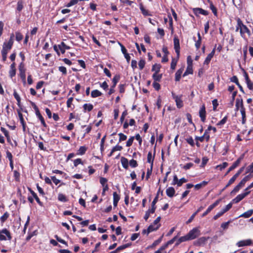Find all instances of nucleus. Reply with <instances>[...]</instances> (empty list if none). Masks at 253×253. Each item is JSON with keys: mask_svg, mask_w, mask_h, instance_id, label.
Returning a JSON list of instances; mask_svg holds the SVG:
<instances>
[{"mask_svg": "<svg viewBox=\"0 0 253 253\" xmlns=\"http://www.w3.org/2000/svg\"><path fill=\"white\" fill-rule=\"evenodd\" d=\"M237 25L236 26V31H238L239 29H240V32L241 36L242 38L244 39L246 38L245 37V34H247L248 36H250L251 32L250 30L248 28V27L245 25L241 20L240 18H238L237 20Z\"/></svg>", "mask_w": 253, "mask_h": 253, "instance_id": "obj_1", "label": "nucleus"}, {"mask_svg": "<svg viewBox=\"0 0 253 253\" xmlns=\"http://www.w3.org/2000/svg\"><path fill=\"white\" fill-rule=\"evenodd\" d=\"M14 38V35L12 33L10 35V37L9 41L8 42L5 41L3 42L1 52V53H5L7 54L8 52L11 49L13 45Z\"/></svg>", "mask_w": 253, "mask_h": 253, "instance_id": "obj_2", "label": "nucleus"}, {"mask_svg": "<svg viewBox=\"0 0 253 253\" xmlns=\"http://www.w3.org/2000/svg\"><path fill=\"white\" fill-rule=\"evenodd\" d=\"M200 234V231L197 227L193 228L187 233L188 237L190 240L196 239L199 237Z\"/></svg>", "mask_w": 253, "mask_h": 253, "instance_id": "obj_3", "label": "nucleus"}, {"mask_svg": "<svg viewBox=\"0 0 253 253\" xmlns=\"http://www.w3.org/2000/svg\"><path fill=\"white\" fill-rule=\"evenodd\" d=\"M6 236L7 237V240H11L12 236L10 232L6 228H4L0 231V240H6L7 239Z\"/></svg>", "mask_w": 253, "mask_h": 253, "instance_id": "obj_4", "label": "nucleus"}, {"mask_svg": "<svg viewBox=\"0 0 253 253\" xmlns=\"http://www.w3.org/2000/svg\"><path fill=\"white\" fill-rule=\"evenodd\" d=\"M221 200H217L214 203L210 205L207 210L202 214V216L204 217L206 216L209 213H210L215 207H216L220 202Z\"/></svg>", "mask_w": 253, "mask_h": 253, "instance_id": "obj_5", "label": "nucleus"}, {"mask_svg": "<svg viewBox=\"0 0 253 253\" xmlns=\"http://www.w3.org/2000/svg\"><path fill=\"white\" fill-rule=\"evenodd\" d=\"M250 193V191H247L245 193L239 194L236 198L232 200L233 203H238L242 200L245 197L248 195Z\"/></svg>", "mask_w": 253, "mask_h": 253, "instance_id": "obj_6", "label": "nucleus"}, {"mask_svg": "<svg viewBox=\"0 0 253 253\" xmlns=\"http://www.w3.org/2000/svg\"><path fill=\"white\" fill-rule=\"evenodd\" d=\"M253 244V241L251 239L241 240L238 242L236 245L238 247L251 246Z\"/></svg>", "mask_w": 253, "mask_h": 253, "instance_id": "obj_7", "label": "nucleus"}, {"mask_svg": "<svg viewBox=\"0 0 253 253\" xmlns=\"http://www.w3.org/2000/svg\"><path fill=\"white\" fill-rule=\"evenodd\" d=\"M174 42V48L175 49V52L177 54V57L178 58L179 54H180V44H179V40L177 37H174L173 39Z\"/></svg>", "mask_w": 253, "mask_h": 253, "instance_id": "obj_8", "label": "nucleus"}, {"mask_svg": "<svg viewBox=\"0 0 253 253\" xmlns=\"http://www.w3.org/2000/svg\"><path fill=\"white\" fill-rule=\"evenodd\" d=\"M156 144H155V146L154 147V153L153 156L152 155V152L151 151L149 152L147 155V162L148 163L151 164V166H153V162L155 156L156 154Z\"/></svg>", "mask_w": 253, "mask_h": 253, "instance_id": "obj_9", "label": "nucleus"}, {"mask_svg": "<svg viewBox=\"0 0 253 253\" xmlns=\"http://www.w3.org/2000/svg\"><path fill=\"white\" fill-rule=\"evenodd\" d=\"M18 115L20 123L22 126L23 131L25 133L26 131V123L24 120V117L21 112H18Z\"/></svg>", "mask_w": 253, "mask_h": 253, "instance_id": "obj_10", "label": "nucleus"}, {"mask_svg": "<svg viewBox=\"0 0 253 253\" xmlns=\"http://www.w3.org/2000/svg\"><path fill=\"white\" fill-rule=\"evenodd\" d=\"M208 239L209 237H202L194 242V245L197 246L203 245L205 244Z\"/></svg>", "mask_w": 253, "mask_h": 253, "instance_id": "obj_11", "label": "nucleus"}, {"mask_svg": "<svg viewBox=\"0 0 253 253\" xmlns=\"http://www.w3.org/2000/svg\"><path fill=\"white\" fill-rule=\"evenodd\" d=\"M19 72H20V76L22 81L23 82L24 84H26V74H25V69L24 68L23 66H22V64L19 66Z\"/></svg>", "mask_w": 253, "mask_h": 253, "instance_id": "obj_12", "label": "nucleus"}, {"mask_svg": "<svg viewBox=\"0 0 253 253\" xmlns=\"http://www.w3.org/2000/svg\"><path fill=\"white\" fill-rule=\"evenodd\" d=\"M28 189L29 191L31 193V194L32 195L33 198L36 200V202L38 203V204L40 206H43V203L42 202L37 196V194L30 187H28Z\"/></svg>", "mask_w": 253, "mask_h": 253, "instance_id": "obj_13", "label": "nucleus"}, {"mask_svg": "<svg viewBox=\"0 0 253 253\" xmlns=\"http://www.w3.org/2000/svg\"><path fill=\"white\" fill-rule=\"evenodd\" d=\"M36 115L38 119L41 121L42 125L43 126V127L45 128H47V125L45 123V122L44 121V118L42 116V115L41 114L40 112H35Z\"/></svg>", "mask_w": 253, "mask_h": 253, "instance_id": "obj_14", "label": "nucleus"}, {"mask_svg": "<svg viewBox=\"0 0 253 253\" xmlns=\"http://www.w3.org/2000/svg\"><path fill=\"white\" fill-rule=\"evenodd\" d=\"M244 157V154H242L238 158L237 160L234 162L232 165L230 167L231 169H232L233 170L235 169L237 167L239 166L241 161L243 160Z\"/></svg>", "mask_w": 253, "mask_h": 253, "instance_id": "obj_15", "label": "nucleus"}, {"mask_svg": "<svg viewBox=\"0 0 253 253\" xmlns=\"http://www.w3.org/2000/svg\"><path fill=\"white\" fill-rule=\"evenodd\" d=\"M190 240L188 237L187 234L183 236L180 237L179 239L177 240V241L175 244V246H178L181 243L188 241Z\"/></svg>", "mask_w": 253, "mask_h": 253, "instance_id": "obj_16", "label": "nucleus"}, {"mask_svg": "<svg viewBox=\"0 0 253 253\" xmlns=\"http://www.w3.org/2000/svg\"><path fill=\"white\" fill-rule=\"evenodd\" d=\"M161 224L155 225L153 223L150 224L147 229V234H149L150 232L156 231L159 228Z\"/></svg>", "mask_w": 253, "mask_h": 253, "instance_id": "obj_17", "label": "nucleus"}, {"mask_svg": "<svg viewBox=\"0 0 253 253\" xmlns=\"http://www.w3.org/2000/svg\"><path fill=\"white\" fill-rule=\"evenodd\" d=\"M173 98L175 100L176 105L178 108H180L183 105L181 96H174Z\"/></svg>", "mask_w": 253, "mask_h": 253, "instance_id": "obj_18", "label": "nucleus"}, {"mask_svg": "<svg viewBox=\"0 0 253 253\" xmlns=\"http://www.w3.org/2000/svg\"><path fill=\"white\" fill-rule=\"evenodd\" d=\"M215 53V48L213 49V50L211 51V52L208 55L206 58L205 59V60L204 61V64H209L210 62L211 58L213 57L214 54Z\"/></svg>", "mask_w": 253, "mask_h": 253, "instance_id": "obj_19", "label": "nucleus"}, {"mask_svg": "<svg viewBox=\"0 0 253 253\" xmlns=\"http://www.w3.org/2000/svg\"><path fill=\"white\" fill-rule=\"evenodd\" d=\"M166 194L169 197H172L174 196L175 191L174 188L172 187H169L166 189Z\"/></svg>", "mask_w": 253, "mask_h": 253, "instance_id": "obj_20", "label": "nucleus"}, {"mask_svg": "<svg viewBox=\"0 0 253 253\" xmlns=\"http://www.w3.org/2000/svg\"><path fill=\"white\" fill-rule=\"evenodd\" d=\"M58 46L62 53H64L66 49L70 48V46L66 45L64 42H62Z\"/></svg>", "mask_w": 253, "mask_h": 253, "instance_id": "obj_21", "label": "nucleus"}, {"mask_svg": "<svg viewBox=\"0 0 253 253\" xmlns=\"http://www.w3.org/2000/svg\"><path fill=\"white\" fill-rule=\"evenodd\" d=\"M184 70V67H181L178 69L175 75V81H179L181 78V74Z\"/></svg>", "mask_w": 253, "mask_h": 253, "instance_id": "obj_22", "label": "nucleus"}, {"mask_svg": "<svg viewBox=\"0 0 253 253\" xmlns=\"http://www.w3.org/2000/svg\"><path fill=\"white\" fill-rule=\"evenodd\" d=\"M194 13L196 14H201L204 15H207L208 12L205 10H204L201 8H197L194 9Z\"/></svg>", "mask_w": 253, "mask_h": 253, "instance_id": "obj_23", "label": "nucleus"}, {"mask_svg": "<svg viewBox=\"0 0 253 253\" xmlns=\"http://www.w3.org/2000/svg\"><path fill=\"white\" fill-rule=\"evenodd\" d=\"M121 162L123 167L125 169H127L128 168V160L124 157H122L121 159Z\"/></svg>", "mask_w": 253, "mask_h": 253, "instance_id": "obj_24", "label": "nucleus"}, {"mask_svg": "<svg viewBox=\"0 0 253 253\" xmlns=\"http://www.w3.org/2000/svg\"><path fill=\"white\" fill-rule=\"evenodd\" d=\"M131 245V243H129L123 245L122 246H120L118 247L116 250V252L117 253H118L119 252H120L122 250H123L128 247H129Z\"/></svg>", "mask_w": 253, "mask_h": 253, "instance_id": "obj_25", "label": "nucleus"}, {"mask_svg": "<svg viewBox=\"0 0 253 253\" xmlns=\"http://www.w3.org/2000/svg\"><path fill=\"white\" fill-rule=\"evenodd\" d=\"M236 107L237 111H243L242 101L239 99H237L236 101Z\"/></svg>", "mask_w": 253, "mask_h": 253, "instance_id": "obj_26", "label": "nucleus"}, {"mask_svg": "<svg viewBox=\"0 0 253 253\" xmlns=\"http://www.w3.org/2000/svg\"><path fill=\"white\" fill-rule=\"evenodd\" d=\"M163 238V236H162L160 238H159L158 239L155 241L153 244L150 246H149L147 248L148 249H153L154 247H155L156 246L159 245L162 241Z\"/></svg>", "mask_w": 253, "mask_h": 253, "instance_id": "obj_27", "label": "nucleus"}, {"mask_svg": "<svg viewBox=\"0 0 253 253\" xmlns=\"http://www.w3.org/2000/svg\"><path fill=\"white\" fill-rule=\"evenodd\" d=\"M231 81L232 82H234L239 87V89H240V90L242 91L243 92H244V90H243V87L240 85V84H239V82H238V78H237L236 76H233L231 79Z\"/></svg>", "mask_w": 253, "mask_h": 253, "instance_id": "obj_28", "label": "nucleus"}, {"mask_svg": "<svg viewBox=\"0 0 253 253\" xmlns=\"http://www.w3.org/2000/svg\"><path fill=\"white\" fill-rule=\"evenodd\" d=\"M193 74V68H192V65H187L186 70L185 72L184 73L183 76L185 77L189 74Z\"/></svg>", "mask_w": 253, "mask_h": 253, "instance_id": "obj_29", "label": "nucleus"}, {"mask_svg": "<svg viewBox=\"0 0 253 253\" xmlns=\"http://www.w3.org/2000/svg\"><path fill=\"white\" fill-rule=\"evenodd\" d=\"M123 149V147L121 146L117 145L115 147H114L111 150L110 154L108 155L109 157H111L112 156L114 152H115L116 151H121Z\"/></svg>", "mask_w": 253, "mask_h": 253, "instance_id": "obj_30", "label": "nucleus"}, {"mask_svg": "<svg viewBox=\"0 0 253 253\" xmlns=\"http://www.w3.org/2000/svg\"><path fill=\"white\" fill-rule=\"evenodd\" d=\"M87 150V147L85 146H81L78 150L77 155H84Z\"/></svg>", "mask_w": 253, "mask_h": 253, "instance_id": "obj_31", "label": "nucleus"}, {"mask_svg": "<svg viewBox=\"0 0 253 253\" xmlns=\"http://www.w3.org/2000/svg\"><path fill=\"white\" fill-rule=\"evenodd\" d=\"M58 200L62 202H67L68 201L66 196L62 193H59L58 194Z\"/></svg>", "mask_w": 253, "mask_h": 253, "instance_id": "obj_32", "label": "nucleus"}, {"mask_svg": "<svg viewBox=\"0 0 253 253\" xmlns=\"http://www.w3.org/2000/svg\"><path fill=\"white\" fill-rule=\"evenodd\" d=\"M102 95V93L98 90H93L91 92V96L93 98L99 97Z\"/></svg>", "mask_w": 253, "mask_h": 253, "instance_id": "obj_33", "label": "nucleus"}, {"mask_svg": "<svg viewBox=\"0 0 253 253\" xmlns=\"http://www.w3.org/2000/svg\"><path fill=\"white\" fill-rule=\"evenodd\" d=\"M9 213L6 211L4 213V214L0 217V220L2 223H4L9 217Z\"/></svg>", "mask_w": 253, "mask_h": 253, "instance_id": "obj_34", "label": "nucleus"}, {"mask_svg": "<svg viewBox=\"0 0 253 253\" xmlns=\"http://www.w3.org/2000/svg\"><path fill=\"white\" fill-rule=\"evenodd\" d=\"M238 178V176L235 174L229 179L227 184L226 185V187H229L230 185L232 184L236 179Z\"/></svg>", "mask_w": 253, "mask_h": 253, "instance_id": "obj_35", "label": "nucleus"}, {"mask_svg": "<svg viewBox=\"0 0 253 253\" xmlns=\"http://www.w3.org/2000/svg\"><path fill=\"white\" fill-rule=\"evenodd\" d=\"M253 214V210H249L243 213L241 216L244 218H249Z\"/></svg>", "mask_w": 253, "mask_h": 253, "instance_id": "obj_36", "label": "nucleus"}, {"mask_svg": "<svg viewBox=\"0 0 253 253\" xmlns=\"http://www.w3.org/2000/svg\"><path fill=\"white\" fill-rule=\"evenodd\" d=\"M162 78V74H158V73H154L153 78L155 82H159Z\"/></svg>", "mask_w": 253, "mask_h": 253, "instance_id": "obj_37", "label": "nucleus"}, {"mask_svg": "<svg viewBox=\"0 0 253 253\" xmlns=\"http://www.w3.org/2000/svg\"><path fill=\"white\" fill-rule=\"evenodd\" d=\"M228 165V163L227 162H223L222 164L218 165L216 166V169H218L220 170H222L225 168H226Z\"/></svg>", "mask_w": 253, "mask_h": 253, "instance_id": "obj_38", "label": "nucleus"}, {"mask_svg": "<svg viewBox=\"0 0 253 253\" xmlns=\"http://www.w3.org/2000/svg\"><path fill=\"white\" fill-rule=\"evenodd\" d=\"M210 130H208V128L205 131V132L204 133V134L203 135V136H204V137L205 138V139H206V141L207 142H209L210 139V134H209V133H210Z\"/></svg>", "mask_w": 253, "mask_h": 253, "instance_id": "obj_39", "label": "nucleus"}, {"mask_svg": "<svg viewBox=\"0 0 253 253\" xmlns=\"http://www.w3.org/2000/svg\"><path fill=\"white\" fill-rule=\"evenodd\" d=\"M54 238L56 239V240H57L58 242H60V243H62V244H64V245H65L66 246H67V247L68 246V244H67V242H66V241H65V240H64L63 239H61V238L60 237H59L57 235H55L54 236Z\"/></svg>", "mask_w": 253, "mask_h": 253, "instance_id": "obj_40", "label": "nucleus"}, {"mask_svg": "<svg viewBox=\"0 0 253 253\" xmlns=\"http://www.w3.org/2000/svg\"><path fill=\"white\" fill-rule=\"evenodd\" d=\"M199 115L201 121L204 123L206 119V112H199Z\"/></svg>", "mask_w": 253, "mask_h": 253, "instance_id": "obj_41", "label": "nucleus"}, {"mask_svg": "<svg viewBox=\"0 0 253 253\" xmlns=\"http://www.w3.org/2000/svg\"><path fill=\"white\" fill-rule=\"evenodd\" d=\"M186 141L192 147L195 146V143L192 136H190L188 138H186Z\"/></svg>", "mask_w": 253, "mask_h": 253, "instance_id": "obj_42", "label": "nucleus"}, {"mask_svg": "<svg viewBox=\"0 0 253 253\" xmlns=\"http://www.w3.org/2000/svg\"><path fill=\"white\" fill-rule=\"evenodd\" d=\"M161 65L159 64H155L153 66L152 70L154 71L155 73H159L160 70Z\"/></svg>", "mask_w": 253, "mask_h": 253, "instance_id": "obj_43", "label": "nucleus"}, {"mask_svg": "<svg viewBox=\"0 0 253 253\" xmlns=\"http://www.w3.org/2000/svg\"><path fill=\"white\" fill-rule=\"evenodd\" d=\"M129 165L131 168H136L138 166L137 162L136 160L132 159L129 161Z\"/></svg>", "mask_w": 253, "mask_h": 253, "instance_id": "obj_44", "label": "nucleus"}, {"mask_svg": "<svg viewBox=\"0 0 253 253\" xmlns=\"http://www.w3.org/2000/svg\"><path fill=\"white\" fill-rule=\"evenodd\" d=\"M233 203L231 202L230 203H229L226 206V207L223 208L222 211L224 213H225L227 211H228L232 207Z\"/></svg>", "mask_w": 253, "mask_h": 253, "instance_id": "obj_45", "label": "nucleus"}, {"mask_svg": "<svg viewBox=\"0 0 253 253\" xmlns=\"http://www.w3.org/2000/svg\"><path fill=\"white\" fill-rule=\"evenodd\" d=\"M153 166H151L150 168H148L147 170L146 180H147L152 174Z\"/></svg>", "mask_w": 253, "mask_h": 253, "instance_id": "obj_46", "label": "nucleus"}, {"mask_svg": "<svg viewBox=\"0 0 253 253\" xmlns=\"http://www.w3.org/2000/svg\"><path fill=\"white\" fill-rule=\"evenodd\" d=\"M134 139V136H131L128 139V140L126 141V147H130V146H131L132 143H133Z\"/></svg>", "mask_w": 253, "mask_h": 253, "instance_id": "obj_47", "label": "nucleus"}, {"mask_svg": "<svg viewBox=\"0 0 253 253\" xmlns=\"http://www.w3.org/2000/svg\"><path fill=\"white\" fill-rule=\"evenodd\" d=\"M73 100V98L72 97H70L69 98L67 101V105L68 108H70L71 109H73V108L72 107V106H74L72 104V102Z\"/></svg>", "mask_w": 253, "mask_h": 253, "instance_id": "obj_48", "label": "nucleus"}, {"mask_svg": "<svg viewBox=\"0 0 253 253\" xmlns=\"http://www.w3.org/2000/svg\"><path fill=\"white\" fill-rule=\"evenodd\" d=\"M177 62V59L172 58L171 64H170V68L171 69L174 70L175 68V67L176 66V64Z\"/></svg>", "mask_w": 253, "mask_h": 253, "instance_id": "obj_49", "label": "nucleus"}, {"mask_svg": "<svg viewBox=\"0 0 253 253\" xmlns=\"http://www.w3.org/2000/svg\"><path fill=\"white\" fill-rule=\"evenodd\" d=\"M186 118H187V119L188 120V122L190 124L194 126L195 127V124L193 123V122L192 121L191 115L190 114H189V113H187L186 114Z\"/></svg>", "mask_w": 253, "mask_h": 253, "instance_id": "obj_50", "label": "nucleus"}, {"mask_svg": "<svg viewBox=\"0 0 253 253\" xmlns=\"http://www.w3.org/2000/svg\"><path fill=\"white\" fill-rule=\"evenodd\" d=\"M253 173V162L246 168V173Z\"/></svg>", "mask_w": 253, "mask_h": 253, "instance_id": "obj_51", "label": "nucleus"}, {"mask_svg": "<svg viewBox=\"0 0 253 253\" xmlns=\"http://www.w3.org/2000/svg\"><path fill=\"white\" fill-rule=\"evenodd\" d=\"M13 96H14V98L16 99V100H17L18 104L19 105V104L20 102V100H21L20 97L19 95L18 94V93L15 90L14 91Z\"/></svg>", "mask_w": 253, "mask_h": 253, "instance_id": "obj_52", "label": "nucleus"}, {"mask_svg": "<svg viewBox=\"0 0 253 253\" xmlns=\"http://www.w3.org/2000/svg\"><path fill=\"white\" fill-rule=\"evenodd\" d=\"M79 164H83V161L81 159L78 158L74 161V165L75 167H77Z\"/></svg>", "mask_w": 253, "mask_h": 253, "instance_id": "obj_53", "label": "nucleus"}, {"mask_svg": "<svg viewBox=\"0 0 253 253\" xmlns=\"http://www.w3.org/2000/svg\"><path fill=\"white\" fill-rule=\"evenodd\" d=\"M84 108L86 111H91L93 109V106L90 104H85L84 105Z\"/></svg>", "mask_w": 253, "mask_h": 253, "instance_id": "obj_54", "label": "nucleus"}, {"mask_svg": "<svg viewBox=\"0 0 253 253\" xmlns=\"http://www.w3.org/2000/svg\"><path fill=\"white\" fill-rule=\"evenodd\" d=\"M209 159L206 157H204L202 158V162L201 165H200L201 168H204L205 165L207 164Z\"/></svg>", "mask_w": 253, "mask_h": 253, "instance_id": "obj_55", "label": "nucleus"}, {"mask_svg": "<svg viewBox=\"0 0 253 253\" xmlns=\"http://www.w3.org/2000/svg\"><path fill=\"white\" fill-rule=\"evenodd\" d=\"M79 1V0H71L69 3L66 4V6L68 7H71L73 5L77 4Z\"/></svg>", "mask_w": 253, "mask_h": 253, "instance_id": "obj_56", "label": "nucleus"}, {"mask_svg": "<svg viewBox=\"0 0 253 253\" xmlns=\"http://www.w3.org/2000/svg\"><path fill=\"white\" fill-rule=\"evenodd\" d=\"M16 40L18 42L21 41L23 39V35L19 32H17L15 33Z\"/></svg>", "mask_w": 253, "mask_h": 253, "instance_id": "obj_57", "label": "nucleus"}, {"mask_svg": "<svg viewBox=\"0 0 253 253\" xmlns=\"http://www.w3.org/2000/svg\"><path fill=\"white\" fill-rule=\"evenodd\" d=\"M145 65V61L144 60L141 59L138 62V66L140 70H142Z\"/></svg>", "mask_w": 253, "mask_h": 253, "instance_id": "obj_58", "label": "nucleus"}, {"mask_svg": "<svg viewBox=\"0 0 253 253\" xmlns=\"http://www.w3.org/2000/svg\"><path fill=\"white\" fill-rule=\"evenodd\" d=\"M20 173L17 171V170H14L13 171V176L15 179L16 181H19L20 178Z\"/></svg>", "mask_w": 253, "mask_h": 253, "instance_id": "obj_59", "label": "nucleus"}, {"mask_svg": "<svg viewBox=\"0 0 253 253\" xmlns=\"http://www.w3.org/2000/svg\"><path fill=\"white\" fill-rule=\"evenodd\" d=\"M194 166V164L192 163H189L185 165L182 168L185 170H188L191 169L193 166Z\"/></svg>", "mask_w": 253, "mask_h": 253, "instance_id": "obj_60", "label": "nucleus"}, {"mask_svg": "<svg viewBox=\"0 0 253 253\" xmlns=\"http://www.w3.org/2000/svg\"><path fill=\"white\" fill-rule=\"evenodd\" d=\"M187 181V179L183 177V178H181V179H180L179 180H178V183H177V186L180 187L181 186L183 183H185Z\"/></svg>", "mask_w": 253, "mask_h": 253, "instance_id": "obj_61", "label": "nucleus"}, {"mask_svg": "<svg viewBox=\"0 0 253 253\" xmlns=\"http://www.w3.org/2000/svg\"><path fill=\"white\" fill-rule=\"evenodd\" d=\"M108 180L107 178L101 177L100 178V183L104 187L106 185V183L107 182Z\"/></svg>", "mask_w": 253, "mask_h": 253, "instance_id": "obj_62", "label": "nucleus"}, {"mask_svg": "<svg viewBox=\"0 0 253 253\" xmlns=\"http://www.w3.org/2000/svg\"><path fill=\"white\" fill-rule=\"evenodd\" d=\"M58 70L62 73L63 75H66L67 74V70L66 67L64 66H60L58 68Z\"/></svg>", "mask_w": 253, "mask_h": 253, "instance_id": "obj_63", "label": "nucleus"}, {"mask_svg": "<svg viewBox=\"0 0 253 253\" xmlns=\"http://www.w3.org/2000/svg\"><path fill=\"white\" fill-rule=\"evenodd\" d=\"M167 248V245H163L161 246L159 250L156 251L154 253H163V251H164Z\"/></svg>", "mask_w": 253, "mask_h": 253, "instance_id": "obj_64", "label": "nucleus"}]
</instances>
